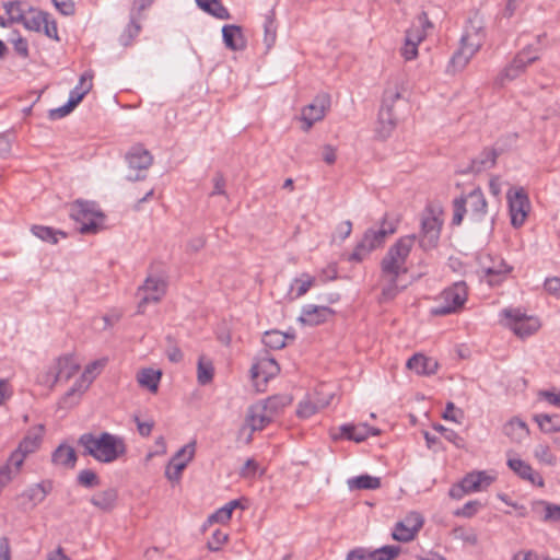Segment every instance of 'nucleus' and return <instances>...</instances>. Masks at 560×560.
<instances>
[{"instance_id":"4c0bfd02","label":"nucleus","mask_w":560,"mask_h":560,"mask_svg":"<svg viewBox=\"0 0 560 560\" xmlns=\"http://www.w3.org/2000/svg\"><path fill=\"white\" fill-rule=\"evenodd\" d=\"M52 462L55 465L60 467H74L77 462V454L74 448L67 444L59 445L52 454Z\"/></svg>"},{"instance_id":"5701e85b","label":"nucleus","mask_w":560,"mask_h":560,"mask_svg":"<svg viewBox=\"0 0 560 560\" xmlns=\"http://www.w3.org/2000/svg\"><path fill=\"white\" fill-rule=\"evenodd\" d=\"M399 553L400 548L393 545L383 546L374 550L357 548L348 553L347 560H394Z\"/></svg>"},{"instance_id":"b1692460","label":"nucleus","mask_w":560,"mask_h":560,"mask_svg":"<svg viewBox=\"0 0 560 560\" xmlns=\"http://www.w3.org/2000/svg\"><path fill=\"white\" fill-rule=\"evenodd\" d=\"M425 31L421 25H413L406 32L404 44L399 50L405 61L417 59L418 47L425 39Z\"/></svg>"},{"instance_id":"412c9836","label":"nucleus","mask_w":560,"mask_h":560,"mask_svg":"<svg viewBox=\"0 0 560 560\" xmlns=\"http://www.w3.org/2000/svg\"><path fill=\"white\" fill-rule=\"evenodd\" d=\"M506 465L517 477L530 485L539 488L545 486L542 476L536 471L529 463L523 460L518 456L509 453Z\"/></svg>"},{"instance_id":"72a5a7b5","label":"nucleus","mask_w":560,"mask_h":560,"mask_svg":"<svg viewBox=\"0 0 560 560\" xmlns=\"http://www.w3.org/2000/svg\"><path fill=\"white\" fill-rule=\"evenodd\" d=\"M222 36L225 46L232 50H242L246 47V38L237 25H224Z\"/></svg>"},{"instance_id":"603ef678","label":"nucleus","mask_w":560,"mask_h":560,"mask_svg":"<svg viewBox=\"0 0 560 560\" xmlns=\"http://www.w3.org/2000/svg\"><path fill=\"white\" fill-rule=\"evenodd\" d=\"M442 418L446 421L462 424L465 419V412L463 409L456 407L453 402H447Z\"/></svg>"},{"instance_id":"680f3d73","label":"nucleus","mask_w":560,"mask_h":560,"mask_svg":"<svg viewBox=\"0 0 560 560\" xmlns=\"http://www.w3.org/2000/svg\"><path fill=\"white\" fill-rule=\"evenodd\" d=\"M259 472V466L254 459H247L241 470V476L244 478H254Z\"/></svg>"},{"instance_id":"7ed1b4c3","label":"nucleus","mask_w":560,"mask_h":560,"mask_svg":"<svg viewBox=\"0 0 560 560\" xmlns=\"http://www.w3.org/2000/svg\"><path fill=\"white\" fill-rule=\"evenodd\" d=\"M70 217L82 234H95L105 229L106 217L95 202L75 200L70 206Z\"/></svg>"},{"instance_id":"9d476101","label":"nucleus","mask_w":560,"mask_h":560,"mask_svg":"<svg viewBox=\"0 0 560 560\" xmlns=\"http://www.w3.org/2000/svg\"><path fill=\"white\" fill-rule=\"evenodd\" d=\"M506 200L512 226L515 229L522 228L532 209L526 190L523 187H512L506 192Z\"/></svg>"},{"instance_id":"0eeeda50","label":"nucleus","mask_w":560,"mask_h":560,"mask_svg":"<svg viewBox=\"0 0 560 560\" xmlns=\"http://www.w3.org/2000/svg\"><path fill=\"white\" fill-rule=\"evenodd\" d=\"M483 42L485 31L482 26L472 23L467 26L462 37L460 48L452 58L454 67L464 69L470 59L479 51Z\"/></svg>"},{"instance_id":"f3484780","label":"nucleus","mask_w":560,"mask_h":560,"mask_svg":"<svg viewBox=\"0 0 560 560\" xmlns=\"http://www.w3.org/2000/svg\"><path fill=\"white\" fill-rule=\"evenodd\" d=\"M126 161L130 171L128 178L130 180H140L145 177V172L153 164V155L149 150L137 144L130 148L126 154Z\"/></svg>"},{"instance_id":"ea45409f","label":"nucleus","mask_w":560,"mask_h":560,"mask_svg":"<svg viewBox=\"0 0 560 560\" xmlns=\"http://www.w3.org/2000/svg\"><path fill=\"white\" fill-rule=\"evenodd\" d=\"M92 88L93 73L91 71H86L80 77L79 83L70 92L69 100L72 101V104L79 105Z\"/></svg>"},{"instance_id":"c9c22d12","label":"nucleus","mask_w":560,"mask_h":560,"mask_svg":"<svg viewBox=\"0 0 560 560\" xmlns=\"http://www.w3.org/2000/svg\"><path fill=\"white\" fill-rule=\"evenodd\" d=\"M533 420L544 434L560 433V415L558 413H536Z\"/></svg>"},{"instance_id":"2eb2a0df","label":"nucleus","mask_w":560,"mask_h":560,"mask_svg":"<svg viewBox=\"0 0 560 560\" xmlns=\"http://www.w3.org/2000/svg\"><path fill=\"white\" fill-rule=\"evenodd\" d=\"M424 524V517L419 512H409L393 527L392 538L399 542H409L416 539Z\"/></svg>"},{"instance_id":"3c124183","label":"nucleus","mask_w":560,"mask_h":560,"mask_svg":"<svg viewBox=\"0 0 560 560\" xmlns=\"http://www.w3.org/2000/svg\"><path fill=\"white\" fill-rule=\"evenodd\" d=\"M28 4L22 1L9 2L4 5L5 12L11 22L22 23L24 20L25 10Z\"/></svg>"},{"instance_id":"774afa93","label":"nucleus","mask_w":560,"mask_h":560,"mask_svg":"<svg viewBox=\"0 0 560 560\" xmlns=\"http://www.w3.org/2000/svg\"><path fill=\"white\" fill-rule=\"evenodd\" d=\"M545 289L548 293L560 299V279L557 277L548 278L545 281Z\"/></svg>"},{"instance_id":"423d86ee","label":"nucleus","mask_w":560,"mask_h":560,"mask_svg":"<svg viewBox=\"0 0 560 560\" xmlns=\"http://www.w3.org/2000/svg\"><path fill=\"white\" fill-rule=\"evenodd\" d=\"M539 56L540 48L538 45H527L518 51L512 61L500 72L497 77V83L499 85H505L520 78L532 63L539 59Z\"/></svg>"},{"instance_id":"6e6d98bb","label":"nucleus","mask_w":560,"mask_h":560,"mask_svg":"<svg viewBox=\"0 0 560 560\" xmlns=\"http://www.w3.org/2000/svg\"><path fill=\"white\" fill-rule=\"evenodd\" d=\"M352 232V222L350 220H345L339 222L332 232L331 241L332 242H343L347 237L350 236Z\"/></svg>"},{"instance_id":"9b49d317","label":"nucleus","mask_w":560,"mask_h":560,"mask_svg":"<svg viewBox=\"0 0 560 560\" xmlns=\"http://www.w3.org/2000/svg\"><path fill=\"white\" fill-rule=\"evenodd\" d=\"M334 392L325 385L308 393L299 404L296 416L300 419H308L328 407L334 399Z\"/></svg>"},{"instance_id":"cd10ccee","label":"nucleus","mask_w":560,"mask_h":560,"mask_svg":"<svg viewBox=\"0 0 560 560\" xmlns=\"http://www.w3.org/2000/svg\"><path fill=\"white\" fill-rule=\"evenodd\" d=\"M407 368L418 375H431L438 371L439 363L434 358L417 353L407 361Z\"/></svg>"},{"instance_id":"f8f14e48","label":"nucleus","mask_w":560,"mask_h":560,"mask_svg":"<svg viewBox=\"0 0 560 560\" xmlns=\"http://www.w3.org/2000/svg\"><path fill=\"white\" fill-rule=\"evenodd\" d=\"M487 200L480 189L470 191L464 199L454 201L453 223L460 224L465 212H469L475 219L483 217L487 212Z\"/></svg>"},{"instance_id":"c756f323","label":"nucleus","mask_w":560,"mask_h":560,"mask_svg":"<svg viewBox=\"0 0 560 560\" xmlns=\"http://www.w3.org/2000/svg\"><path fill=\"white\" fill-rule=\"evenodd\" d=\"M241 506V502L238 500H232L228 502L222 508L218 509L215 512L210 514L202 525V530H207L213 524H228L233 515L235 509Z\"/></svg>"},{"instance_id":"69168bd1","label":"nucleus","mask_w":560,"mask_h":560,"mask_svg":"<svg viewBox=\"0 0 560 560\" xmlns=\"http://www.w3.org/2000/svg\"><path fill=\"white\" fill-rule=\"evenodd\" d=\"M55 8L63 15L74 13V3L72 0H52Z\"/></svg>"},{"instance_id":"37998d69","label":"nucleus","mask_w":560,"mask_h":560,"mask_svg":"<svg viewBox=\"0 0 560 560\" xmlns=\"http://www.w3.org/2000/svg\"><path fill=\"white\" fill-rule=\"evenodd\" d=\"M31 232L39 240L50 244H57L60 238L67 237L65 232L45 225H33Z\"/></svg>"},{"instance_id":"58836bf2","label":"nucleus","mask_w":560,"mask_h":560,"mask_svg":"<svg viewBox=\"0 0 560 560\" xmlns=\"http://www.w3.org/2000/svg\"><path fill=\"white\" fill-rule=\"evenodd\" d=\"M292 397L290 395H276L269 397L266 400H262V405L266 407L268 415L273 420L279 415L283 412V410L292 404Z\"/></svg>"},{"instance_id":"a18cd8bd","label":"nucleus","mask_w":560,"mask_h":560,"mask_svg":"<svg viewBox=\"0 0 560 560\" xmlns=\"http://www.w3.org/2000/svg\"><path fill=\"white\" fill-rule=\"evenodd\" d=\"M214 376L213 362L206 355H200L197 364V381L200 385L210 384Z\"/></svg>"},{"instance_id":"09e8293b","label":"nucleus","mask_w":560,"mask_h":560,"mask_svg":"<svg viewBox=\"0 0 560 560\" xmlns=\"http://www.w3.org/2000/svg\"><path fill=\"white\" fill-rule=\"evenodd\" d=\"M350 489H366V490H374L381 487V480L377 477H373L370 475H362L354 477L352 479H349L348 481Z\"/></svg>"},{"instance_id":"bb28decb","label":"nucleus","mask_w":560,"mask_h":560,"mask_svg":"<svg viewBox=\"0 0 560 560\" xmlns=\"http://www.w3.org/2000/svg\"><path fill=\"white\" fill-rule=\"evenodd\" d=\"M332 315V311L327 306L308 305L303 308L299 320L308 326H317L327 322Z\"/></svg>"},{"instance_id":"79ce46f5","label":"nucleus","mask_w":560,"mask_h":560,"mask_svg":"<svg viewBox=\"0 0 560 560\" xmlns=\"http://www.w3.org/2000/svg\"><path fill=\"white\" fill-rule=\"evenodd\" d=\"M396 127V120L390 109H382L380 112L376 133L380 138L385 139L392 135Z\"/></svg>"},{"instance_id":"6e6552de","label":"nucleus","mask_w":560,"mask_h":560,"mask_svg":"<svg viewBox=\"0 0 560 560\" xmlns=\"http://www.w3.org/2000/svg\"><path fill=\"white\" fill-rule=\"evenodd\" d=\"M444 218L443 210L440 207H428L421 219L420 246L424 250L436 247Z\"/></svg>"},{"instance_id":"5fc2aeb1","label":"nucleus","mask_w":560,"mask_h":560,"mask_svg":"<svg viewBox=\"0 0 560 560\" xmlns=\"http://www.w3.org/2000/svg\"><path fill=\"white\" fill-rule=\"evenodd\" d=\"M539 400L546 401L548 405L560 409V389L552 387L549 389H541L537 393Z\"/></svg>"},{"instance_id":"c85d7f7f","label":"nucleus","mask_w":560,"mask_h":560,"mask_svg":"<svg viewBox=\"0 0 560 560\" xmlns=\"http://www.w3.org/2000/svg\"><path fill=\"white\" fill-rule=\"evenodd\" d=\"M395 232V228L384 221L377 229H370L365 232L362 241L368 250H374L380 247L386 237Z\"/></svg>"},{"instance_id":"2f4dec72","label":"nucleus","mask_w":560,"mask_h":560,"mask_svg":"<svg viewBox=\"0 0 560 560\" xmlns=\"http://www.w3.org/2000/svg\"><path fill=\"white\" fill-rule=\"evenodd\" d=\"M79 369L80 364L73 357L59 358L54 366L55 381H68L78 373Z\"/></svg>"},{"instance_id":"e2e57ef3","label":"nucleus","mask_w":560,"mask_h":560,"mask_svg":"<svg viewBox=\"0 0 560 560\" xmlns=\"http://www.w3.org/2000/svg\"><path fill=\"white\" fill-rule=\"evenodd\" d=\"M545 509V521H553L558 522L560 521V505L551 504V503H544Z\"/></svg>"},{"instance_id":"393cba45","label":"nucleus","mask_w":560,"mask_h":560,"mask_svg":"<svg viewBox=\"0 0 560 560\" xmlns=\"http://www.w3.org/2000/svg\"><path fill=\"white\" fill-rule=\"evenodd\" d=\"M162 375L159 369L142 368L137 372L136 381L141 388L155 395L159 392Z\"/></svg>"},{"instance_id":"a19ab883","label":"nucleus","mask_w":560,"mask_h":560,"mask_svg":"<svg viewBox=\"0 0 560 560\" xmlns=\"http://www.w3.org/2000/svg\"><path fill=\"white\" fill-rule=\"evenodd\" d=\"M117 498L115 489H105L92 495L90 502L102 511H110L115 508Z\"/></svg>"},{"instance_id":"a211bd4d","label":"nucleus","mask_w":560,"mask_h":560,"mask_svg":"<svg viewBox=\"0 0 560 560\" xmlns=\"http://www.w3.org/2000/svg\"><path fill=\"white\" fill-rule=\"evenodd\" d=\"M280 372L277 361L269 357H261L255 361L250 369V376L257 392H265L267 383Z\"/></svg>"},{"instance_id":"e433bc0d","label":"nucleus","mask_w":560,"mask_h":560,"mask_svg":"<svg viewBox=\"0 0 560 560\" xmlns=\"http://www.w3.org/2000/svg\"><path fill=\"white\" fill-rule=\"evenodd\" d=\"M504 433L513 442H522L529 435L528 425L520 418H512L504 424Z\"/></svg>"},{"instance_id":"de8ad7c7","label":"nucleus","mask_w":560,"mask_h":560,"mask_svg":"<svg viewBox=\"0 0 560 560\" xmlns=\"http://www.w3.org/2000/svg\"><path fill=\"white\" fill-rule=\"evenodd\" d=\"M196 2L199 5V8H201L203 11L208 12L209 14L218 19H230V13L228 9L223 7L219 0H196Z\"/></svg>"},{"instance_id":"20e7f679","label":"nucleus","mask_w":560,"mask_h":560,"mask_svg":"<svg viewBox=\"0 0 560 560\" xmlns=\"http://www.w3.org/2000/svg\"><path fill=\"white\" fill-rule=\"evenodd\" d=\"M500 323L522 339L535 335L541 328L538 316L528 315L520 308H504L500 313Z\"/></svg>"},{"instance_id":"ddd939ff","label":"nucleus","mask_w":560,"mask_h":560,"mask_svg":"<svg viewBox=\"0 0 560 560\" xmlns=\"http://www.w3.org/2000/svg\"><path fill=\"white\" fill-rule=\"evenodd\" d=\"M495 479V474L490 471H471L467 474L457 486L451 489L450 495L455 499H460L464 494L486 490Z\"/></svg>"},{"instance_id":"aec40b11","label":"nucleus","mask_w":560,"mask_h":560,"mask_svg":"<svg viewBox=\"0 0 560 560\" xmlns=\"http://www.w3.org/2000/svg\"><path fill=\"white\" fill-rule=\"evenodd\" d=\"M139 312L143 313L150 303H159L166 292V282L158 277L147 278L143 285L139 289Z\"/></svg>"},{"instance_id":"39448f33","label":"nucleus","mask_w":560,"mask_h":560,"mask_svg":"<svg viewBox=\"0 0 560 560\" xmlns=\"http://www.w3.org/2000/svg\"><path fill=\"white\" fill-rule=\"evenodd\" d=\"M468 298V290L465 283L457 282L443 290L436 298L431 308V314L443 316L457 313L463 310Z\"/></svg>"},{"instance_id":"8fccbe9b","label":"nucleus","mask_w":560,"mask_h":560,"mask_svg":"<svg viewBox=\"0 0 560 560\" xmlns=\"http://www.w3.org/2000/svg\"><path fill=\"white\" fill-rule=\"evenodd\" d=\"M534 457L542 465L553 466L557 463V456L551 451V447L546 444H538L534 450Z\"/></svg>"},{"instance_id":"f03ea898","label":"nucleus","mask_w":560,"mask_h":560,"mask_svg":"<svg viewBox=\"0 0 560 560\" xmlns=\"http://www.w3.org/2000/svg\"><path fill=\"white\" fill-rule=\"evenodd\" d=\"M80 444L86 454L103 464L114 463L127 452L124 439L108 432L83 434Z\"/></svg>"},{"instance_id":"1a4fd4ad","label":"nucleus","mask_w":560,"mask_h":560,"mask_svg":"<svg viewBox=\"0 0 560 560\" xmlns=\"http://www.w3.org/2000/svg\"><path fill=\"white\" fill-rule=\"evenodd\" d=\"M479 270L490 285H499L512 273L513 267L502 257L481 254L478 257Z\"/></svg>"},{"instance_id":"bf43d9fd","label":"nucleus","mask_w":560,"mask_h":560,"mask_svg":"<svg viewBox=\"0 0 560 560\" xmlns=\"http://www.w3.org/2000/svg\"><path fill=\"white\" fill-rule=\"evenodd\" d=\"M255 431L257 430L249 425V422L245 419V422L238 429L236 436L237 442L243 444H249L253 440V434Z\"/></svg>"},{"instance_id":"4468645a","label":"nucleus","mask_w":560,"mask_h":560,"mask_svg":"<svg viewBox=\"0 0 560 560\" xmlns=\"http://www.w3.org/2000/svg\"><path fill=\"white\" fill-rule=\"evenodd\" d=\"M22 24L26 30L38 33L43 32L47 37L57 42L59 40L56 21L50 16L49 13L44 12L37 8H33L31 5L27 7Z\"/></svg>"},{"instance_id":"864d4df0","label":"nucleus","mask_w":560,"mask_h":560,"mask_svg":"<svg viewBox=\"0 0 560 560\" xmlns=\"http://www.w3.org/2000/svg\"><path fill=\"white\" fill-rule=\"evenodd\" d=\"M228 541L229 534L221 529H215L207 541V548L211 551H219Z\"/></svg>"},{"instance_id":"7c9ffc66","label":"nucleus","mask_w":560,"mask_h":560,"mask_svg":"<svg viewBox=\"0 0 560 560\" xmlns=\"http://www.w3.org/2000/svg\"><path fill=\"white\" fill-rule=\"evenodd\" d=\"M316 278L307 272H302L294 279H292L289 290L288 296L290 300H296L301 296L305 295L311 288L315 285Z\"/></svg>"},{"instance_id":"c03bdc74","label":"nucleus","mask_w":560,"mask_h":560,"mask_svg":"<svg viewBox=\"0 0 560 560\" xmlns=\"http://www.w3.org/2000/svg\"><path fill=\"white\" fill-rule=\"evenodd\" d=\"M293 339V336H290L280 330H268L262 336V342L266 347L272 350H279L285 347L288 340Z\"/></svg>"},{"instance_id":"a878e982","label":"nucleus","mask_w":560,"mask_h":560,"mask_svg":"<svg viewBox=\"0 0 560 560\" xmlns=\"http://www.w3.org/2000/svg\"><path fill=\"white\" fill-rule=\"evenodd\" d=\"M343 438L354 441L357 443L365 441L369 436L380 434V430L366 423L359 424H343L340 427Z\"/></svg>"},{"instance_id":"13d9d810","label":"nucleus","mask_w":560,"mask_h":560,"mask_svg":"<svg viewBox=\"0 0 560 560\" xmlns=\"http://www.w3.org/2000/svg\"><path fill=\"white\" fill-rule=\"evenodd\" d=\"M78 481L83 487H95L100 483L97 475L90 469L80 471L78 475Z\"/></svg>"},{"instance_id":"f704fd0d","label":"nucleus","mask_w":560,"mask_h":560,"mask_svg":"<svg viewBox=\"0 0 560 560\" xmlns=\"http://www.w3.org/2000/svg\"><path fill=\"white\" fill-rule=\"evenodd\" d=\"M44 431L42 424L31 428L18 447L28 455L36 452L42 444Z\"/></svg>"},{"instance_id":"4be33fe9","label":"nucleus","mask_w":560,"mask_h":560,"mask_svg":"<svg viewBox=\"0 0 560 560\" xmlns=\"http://www.w3.org/2000/svg\"><path fill=\"white\" fill-rule=\"evenodd\" d=\"M106 364V358L97 359L88 363L81 376L75 381L73 387L68 393V395L71 396L73 394H78L79 396H81L83 393H85L91 386V384L94 382V380L102 373Z\"/></svg>"},{"instance_id":"f257e3e1","label":"nucleus","mask_w":560,"mask_h":560,"mask_svg":"<svg viewBox=\"0 0 560 560\" xmlns=\"http://www.w3.org/2000/svg\"><path fill=\"white\" fill-rule=\"evenodd\" d=\"M415 242L412 235L400 237L382 259L383 295L386 299H392L397 293L396 280L408 271L406 262Z\"/></svg>"},{"instance_id":"473e14b6","label":"nucleus","mask_w":560,"mask_h":560,"mask_svg":"<svg viewBox=\"0 0 560 560\" xmlns=\"http://www.w3.org/2000/svg\"><path fill=\"white\" fill-rule=\"evenodd\" d=\"M245 419L257 431L262 430L272 421L261 401L249 407Z\"/></svg>"},{"instance_id":"4d7b16f0","label":"nucleus","mask_w":560,"mask_h":560,"mask_svg":"<svg viewBox=\"0 0 560 560\" xmlns=\"http://www.w3.org/2000/svg\"><path fill=\"white\" fill-rule=\"evenodd\" d=\"M27 455L18 447L9 457L5 466H11L12 470L19 474Z\"/></svg>"},{"instance_id":"49530a36","label":"nucleus","mask_w":560,"mask_h":560,"mask_svg":"<svg viewBox=\"0 0 560 560\" xmlns=\"http://www.w3.org/2000/svg\"><path fill=\"white\" fill-rule=\"evenodd\" d=\"M50 491V482H39L27 488L23 495L33 504H39L46 499Z\"/></svg>"},{"instance_id":"dca6fc26","label":"nucleus","mask_w":560,"mask_h":560,"mask_svg":"<svg viewBox=\"0 0 560 560\" xmlns=\"http://www.w3.org/2000/svg\"><path fill=\"white\" fill-rule=\"evenodd\" d=\"M196 453V443L190 442L180 447L170 459L165 467V477L172 483H179L183 471L194 459Z\"/></svg>"},{"instance_id":"052dcab7","label":"nucleus","mask_w":560,"mask_h":560,"mask_svg":"<svg viewBox=\"0 0 560 560\" xmlns=\"http://www.w3.org/2000/svg\"><path fill=\"white\" fill-rule=\"evenodd\" d=\"M481 503L477 500H472V501H469L467 502L466 504H464V506L457 511H455V515L456 516H462V517H472L474 515L477 514V512L479 511V509L481 508Z\"/></svg>"},{"instance_id":"338daca9","label":"nucleus","mask_w":560,"mask_h":560,"mask_svg":"<svg viewBox=\"0 0 560 560\" xmlns=\"http://www.w3.org/2000/svg\"><path fill=\"white\" fill-rule=\"evenodd\" d=\"M18 474L12 470L11 466H3L0 468V491L16 476Z\"/></svg>"},{"instance_id":"0e129e2a","label":"nucleus","mask_w":560,"mask_h":560,"mask_svg":"<svg viewBox=\"0 0 560 560\" xmlns=\"http://www.w3.org/2000/svg\"><path fill=\"white\" fill-rule=\"evenodd\" d=\"M77 106L78 105L72 104V101L68 100V103L66 105L51 109L49 116L52 119L62 118L70 114Z\"/></svg>"},{"instance_id":"6ab92c4d","label":"nucleus","mask_w":560,"mask_h":560,"mask_svg":"<svg viewBox=\"0 0 560 560\" xmlns=\"http://www.w3.org/2000/svg\"><path fill=\"white\" fill-rule=\"evenodd\" d=\"M329 108V95L322 94L316 96L311 104L306 105L301 110V128L307 132L314 126V124L324 119Z\"/></svg>"}]
</instances>
